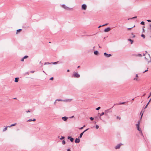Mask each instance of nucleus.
Listing matches in <instances>:
<instances>
[{"label":"nucleus","instance_id":"8fccbe9b","mask_svg":"<svg viewBox=\"0 0 151 151\" xmlns=\"http://www.w3.org/2000/svg\"><path fill=\"white\" fill-rule=\"evenodd\" d=\"M24 59H23V58L21 60V61H22L23 62L24 61Z\"/></svg>","mask_w":151,"mask_h":151},{"label":"nucleus","instance_id":"c85d7f7f","mask_svg":"<svg viewBox=\"0 0 151 151\" xmlns=\"http://www.w3.org/2000/svg\"><path fill=\"white\" fill-rule=\"evenodd\" d=\"M125 103V102H122V103H120L118 104L119 105H121V104H124Z\"/></svg>","mask_w":151,"mask_h":151},{"label":"nucleus","instance_id":"774afa93","mask_svg":"<svg viewBox=\"0 0 151 151\" xmlns=\"http://www.w3.org/2000/svg\"><path fill=\"white\" fill-rule=\"evenodd\" d=\"M151 95V92H150V96Z\"/></svg>","mask_w":151,"mask_h":151},{"label":"nucleus","instance_id":"69168bd1","mask_svg":"<svg viewBox=\"0 0 151 151\" xmlns=\"http://www.w3.org/2000/svg\"><path fill=\"white\" fill-rule=\"evenodd\" d=\"M17 99V98H14V99Z\"/></svg>","mask_w":151,"mask_h":151},{"label":"nucleus","instance_id":"e433bc0d","mask_svg":"<svg viewBox=\"0 0 151 151\" xmlns=\"http://www.w3.org/2000/svg\"><path fill=\"white\" fill-rule=\"evenodd\" d=\"M96 129H98L99 128V126L98 125H96Z\"/></svg>","mask_w":151,"mask_h":151},{"label":"nucleus","instance_id":"a878e982","mask_svg":"<svg viewBox=\"0 0 151 151\" xmlns=\"http://www.w3.org/2000/svg\"><path fill=\"white\" fill-rule=\"evenodd\" d=\"M62 143L63 145H65V140H63L62 141Z\"/></svg>","mask_w":151,"mask_h":151},{"label":"nucleus","instance_id":"0e129e2a","mask_svg":"<svg viewBox=\"0 0 151 151\" xmlns=\"http://www.w3.org/2000/svg\"><path fill=\"white\" fill-rule=\"evenodd\" d=\"M73 117H74V116H71V118H73Z\"/></svg>","mask_w":151,"mask_h":151},{"label":"nucleus","instance_id":"de8ad7c7","mask_svg":"<svg viewBox=\"0 0 151 151\" xmlns=\"http://www.w3.org/2000/svg\"><path fill=\"white\" fill-rule=\"evenodd\" d=\"M26 113H28V112H30V111H29V110H28V111H26Z\"/></svg>","mask_w":151,"mask_h":151},{"label":"nucleus","instance_id":"37998d69","mask_svg":"<svg viewBox=\"0 0 151 151\" xmlns=\"http://www.w3.org/2000/svg\"><path fill=\"white\" fill-rule=\"evenodd\" d=\"M116 118H117V119H121V118L120 117H119L118 116H117Z\"/></svg>","mask_w":151,"mask_h":151},{"label":"nucleus","instance_id":"f257e3e1","mask_svg":"<svg viewBox=\"0 0 151 151\" xmlns=\"http://www.w3.org/2000/svg\"><path fill=\"white\" fill-rule=\"evenodd\" d=\"M73 77L75 78H79L80 77V75L78 73L74 72L73 74Z\"/></svg>","mask_w":151,"mask_h":151},{"label":"nucleus","instance_id":"5701e85b","mask_svg":"<svg viewBox=\"0 0 151 151\" xmlns=\"http://www.w3.org/2000/svg\"><path fill=\"white\" fill-rule=\"evenodd\" d=\"M128 40L129 41H130V42H131V44H132V43L133 42V40H132L131 39H129Z\"/></svg>","mask_w":151,"mask_h":151},{"label":"nucleus","instance_id":"2eb2a0df","mask_svg":"<svg viewBox=\"0 0 151 151\" xmlns=\"http://www.w3.org/2000/svg\"><path fill=\"white\" fill-rule=\"evenodd\" d=\"M36 121V119H30L28 120L27 121V122H32V121Z\"/></svg>","mask_w":151,"mask_h":151},{"label":"nucleus","instance_id":"423d86ee","mask_svg":"<svg viewBox=\"0 0 151 151\" xmlns=\"http://www.w3.org/2000/svg\"><path fill=\"white\" fill-rule=\"evenodd\" d=\"M72 99H67L63 100V101L65 102H70L72 101Z\"/></svg>","mask_w":151,"mask_h":151},{"label":"nucleus","instance_id":"bf43d9fd","mask_svg":"<svg viewBox=\"0 0 151 151\" xmlns=\"http://www.w3.org/2000/svg\"><path fill=\"white\" fill-rule=\"evenodd\" d=\"M70 71V70L68 69L67 70V72H69Z\"/></svg>","mask_w":151,"mask_h":151},{"label":"nucleus","instance_id":"c9c22d12","mask_svg":"<svg viewBox=\"0 0 151 151\" xmlns=\"http://www.w3.org/2000/svg\"><path fill=\"white\" fill-rule=\"evenodd\" d=\"M90 119H91V121H92L93 120L94 118L92 117H91L90 118Z\"/></svg>","mask_w":151,"mask_h":151},{"label":"nucleus","instance_id":"3c124183","mask_svg":"<svg viewBox=\"0 0 151 151\" xmlns=\"http://www.w3.org/2000/svg\"><path fill=\"white\" fill-rule=\"evenodd\" d=\"M147 21L148 22H151V20H150L148 19V20H147Z\"/></svg>","mask_w":151,"mask_h":151},{"label":"nucleus","instance_id":"cd10ccee","mask_svg":"<svg viewBox=\"0 0 151 151\" xmlns=\"http://www.w3.org/2000/svg\"><path fill=\"white\" fill-rule=\"evenodd\" d=\"M28 57V56L27 55H25V56L23 58V59H26Z\"/></svg>","mask_w":151,"mask_h":151},{"label":"nucleus","instance_id":"680f3d73","mask_svg":"<svg viewBox=\"0 0 151 151\" xmlns=\"http://www.w3.org/2000/svg\"><path fill=\"white\" fill-rule=\"evenodd\" d=\"M56 101H55L54 102V104H55V103H56Z\"/></svg>","mask_w":151,"mask_h":151},{"label":"nucleus","instance_id":"1a4fd4ad","mask_svg":"<svg viewBox=\"0 0 151 151\" xmlns=\"http://www.w3.org/2000/svg\"><path fill=\"white\" fill-rule=\"evenodd\" d=\"M110 30H111L110 28L108 27L105 29L104 30V31L105 32H108Z\"/></svg>","mask_w":151,"mask_h":151},{"label":"nucleus","instance_id":"9b49d317","mask_svg":"<svg viewBox=\"0 0 151 151\" xmlns=\"http://www.w3.org/2000/svg\"><path fill=\"white\" fill-rule=\"evenodd\" d=\"M143 114V113H142V114L141 116V117H140V120H139L137 122V124H138V125H140V122H141V119L142 118V116Z\"/></svg>","mask_w":151,"mask_h":151},{"label":"nucleus","instance_id":"72a5a7b5","mask_svg":"<svg viewBox=\"0 0 151 151\" xmlns=\"http://www.w3.org/2000/svg\"><path fill=\"white\" fill-rule=\"evenodd\" d=\"M64 138H65V137H64L62 136L61 138H60V139L61 140H62V139H63Z\"/></svg>","mask_w":151,"mask_h":151},{"label":"nucleus","instance_id":"aec40b11","mask_svg":"<svg viewBox=\"0 0 151 151\" xmlns=\"http://www.w3.org/2000/svg\"><path fill=\"white\" fill-rule=\"evenodd\" d=\"M16 123H14V124H11L10 126H8V127H11L15 126V125H16Z\"/></svg>","mask_w":151,"mask_h":151},{"label":"nucleus","instance_id":"338daca9","mask_svg":"<svg viewBox=\"0 0 151 151\" xmlns=\"http://www.w3.org/2000/svg\"><path fill=\"white\" fill-rule=\"evenodd\" d=\"M145 54H146V53H147V51H145Z\"/></svg>","mask_w":151,"mask_h":151},{"label":"nucleus","instance_id":"4d7b16f0","mask_svg":"<svg viewBox=\"0 0 151 151\" xmlns=\"http://www.w3.org/2000/svg\"><path fill=\"white\" fill-rule=\"evenodd\" d=\"M103 26H102V25H100L99 26L98 28H99L101 27H103Z\"/></svg>","mask_w":151,"mask_h":151},{"label":"nucleus","instance_id":"b1692460","mask_svg":"<svg viewBox=\"0 0 151 151\" xmlns=\"http://www.w3.org/2000/svg\"><path fill=\"white\" fill-rule=\"evenodd\" d=\"M58 61L56 62H53V63L52 62L51 64H56L58 63Z\"/></svg>","mask_w":151,"mask_h":151},{"label":"nucleus","instance_id":"6e6552de","mask_svg":"<svg viewBox=\"0 0 151 151\" xmlns=\"http://www.w3.org/2000/svg\"><path fill=\"white\" fill-rule=\"evenodd\" d=\"M80 138H76L75 140V142L76 143H79L80 142Z\"/></svg>","mask_w":151,"mask_h":151},{"label":"nucleus","instance_id":"a18cd8bd","mask_svg":"<svg viewBox=\"0 0 151 151\" xmlns=\"http://www.w3.org/2000/svg\"><path fill=\"white\" fill-rule=\"evenodd\" d=\"M53 77H51V78H50V80H53Z\"/></svg>","mask_w":151,"mask_h":151},{"label":"nucleus","instance_id":"f3484780","mask_svg":"<svg viewBox=\"0 0 151 151\" xmlns=\"http://www.w3.org/2000/svg\"><path fill=\"white\" fill-rule=\"evenodd\" d=\"M94 53L95 55H97L99 54V52L98 51H96L94 52Z\"/></svg>","mask_w":151,"mask_h":151},{"label":"nucleus","instance_id":"7c9ffc66","mask_svg":"<svg viewBox=\"0 0 151 151\" xmlns=\"http://www.w3.org/2000/svg\"><path fill=\"white\" fill-rule=\"evenodd\" d=\"M141 36L142 37H143V38L144 39L145 38V35H144L143 34L141 35Z\"/></svg>","mask_w":151,"mask_h":151},{"label":"nucleus","instance_id":"7ed1b4c3","mask_svg":"<svg viewBox=\"0 0 151 151\" xmlns=\"http://www.w3.org/2000/svg\"><path fill=\"white\" fill-rule=\"evenodd\" d=\"M87 9V6L86 4H83L81 6V9L83 10H85Z\"/></svg>","mask_w":151,"mask_h":151},{"label":"nucleus","instance_id":"ddd939ff","mask_svg":"<svg viewBox=\"0 0 151 151\" xmlns=\"http://www.w3.org/2000/svg\"><path fill=\"white\" fill-rule=\"evenodd\" d=\"M62 119L64 121H66L68 119V117L66 116H64L62 117Z\"/></svg>","mask_w":151,"mask_h":151},{"label":"nucleus","instance_id":"f03ea898","mask_svg":"<svg viewBox=\"0 0 151 151\" xmlns=\"http://www.w3.org/2000/svg\"><path fill=\"white\" fill-rule=\"evenodd\" d=\"M61 6L64 9H65L67 10H70V8L67 6L65 5V4H63L61 5Z\"/></svg>","mask_w":151,"mask_h":151},{"label":"nucleus","instance_id":"a19ab883","mask_svg":"<svg viewBox=\"0 0 151 151\" xmlns=\"http://www.w3.org/2000/svg\"><path fill=\"white\" fill-rule=\"evenodd\" d=\"M108 24V23H106L105 24H103V25H102V26H105L107 25Z\"/></svg>","mask_w":151,"mask_h":151},{"label":"nucleus","instance_id":"bb28decb","mask_svg":"<svg viewBox=\"0 0 151 151\" xmlns=\"http://www.w3.org/2000/svg\"><path fill=\"white\" fill-rule=\"evenodd\" d=\"M51 64V63H49V62H47V63H44V65H46V64Z\"/></svg>","mask_w":151,"mask_h":151},{"label":"nucleus","instance_id":"2f4dec72","mask_svg":"<svg viewBox=\"0 0 151 151\" xmlns=\"http://www.w3.org/2000/svg\"><path fill=\"white\" fill-rule=\"evenodd\" d=\"M105 114L104 112H102L101 114H100V116H101L104 115Z\"/></svg>","mask_w":151,"mask_h":151},{"label":"nucleus","instance_id":"5fc2aeb1","mask_svg":"<svg viewBox=\"0 0 151 151\" xmlns=\"http://www.w3.org/2000/svg\"><path fill=\"white\" fill-rule=\"evenodd\" d=\"M148 105H146V106H145V109H146V108H147V106Z\"/></svg>","mask_w":151,"mask_h":151},{"label":"nucleus","instance_id":"20e7f679","mask_svg":"<svg viewBox=\"0 0 151 151\" xmlns=\"http://www.w3.org/2000/svg\"><path fill=\"white\" fill-rule=\"evenodd\" d=\"M136 126L137 130H138L140 132L141 134H142V132L141 129L139 128V125H138V124H136Z\"/></svg>","mask_w":151,"mask_h":151},{"label":"nucleus","instance_id":"ea45409f","mask_svg":"<svg viewBox=\"0 0 151 151\" xmlns=\"http://www.w3.org/2000/svg\"><path fill=\"white\" fill-rule=\"evenodd\" d=\"M145 26H143V28H142V30H143V32H144L145 31V29H144V28H145Z\"/></svg>","mask_w":151,"mask_h":151},{"label":"nucleus","instance_id":"79ce46f5","mask_svg":"<svg viewBox=\"0 0 151 151\" xmlns=\"http://www.w3.org/2000/svg\"><path fill=\"white\" fill-rule=\"evenodd\" d=\"M135 27V25H134L133 27H132L131 28H128V29H131L132 28H133V27Z\"/></svg>","mask_w":151,"mask_h":151},{"label":"nucleus","instance_id":"dca6fc26","mask_svg":"<svg viewBox=\"0 0 151 151\" xmlns=\"http://www.w3.org/2000/svg\"><path fill=\"white\" fill-rule=\"evenodd\" d=\"M84 133V132H83L82 133H81L79 137H78L79 138H81L82 137Z\"/></svg>","mask_w":151,"mask_h":151},{"label":"nucleus","instance_id":"473e14b6","mask_svg":"<svg viewBox=\"0 0 151 151\" xmlns=\"http://www.w3.org/2000/svg\"><path fill=\"white\" fill-rule=\"evenodd\" d=\"M137 56H139V57H142V55L141 54H138L137 55Z\"/></svg>","mask_w":151,"mask_h":151},{"label":"nucleus","instance_id":"c756f323","mask_svg":"<svg viewBox=\"0 0 151 151\" xmlns=\"http://www.w3.org/2000/svg\"><path fill=\"white\" fill-rule=\"evenodd\" d=\"M140 24H141L144 25H145V22L143 21H142V22H141Z\"/></svg>","mask_w":151,"mask_h":151},{"label":"nucleus","instance_id":"39448f33","mask_svg":"<svg viewBox=\"0 0 151 151\" xmlns=\"http://www.w3.org/2000/svg\"><path fill=\"white\" fill-rule=\"evenodd\" d=\"M104 55L107 58H109L111 56V54H108L106 52H105L104 53Z\"/></svg>","mask_w":151,"mask_h":151},{"label":"nucleus","instance_id":"58836bf2","mask_svg":"<svg viewBox=\"0 0 151 151\" xmlns=\"http://www.w3.org/2000/svg\"><path fill=\"white\" fill-rule=\"evenodd\" d=\"M100 109V107H98L96 109V110H99Z\"/></svg>","mask_w":151,"mask_h":151},{"label":"nucleus","instance_id":"49530a36","mask_svg":"<svg viewBox=\"0 0 151 151\" xmlns=\"http://www.w3.org/2000/svg\"><path fill=\"white\" fill-rule=\"evenodd\" d=\"M98 117H97V116H96L95 118V119H98Z\"/></svg>","mask_w":151,"mask_h":151},{"label":"nucleus","instance_id":"f704fd0d","mask_svg":"<svg viewBox=\"0 0 151 151\" xmlns=\"http://www.w3.org/2000/svg\"><path fill=\"white\" fill-rule=\"evenodd\" d=\"M137 18V17L136 16V17H133L132 18H130V19H134Z\"/></svg>","mask_w":151,"mask_h":151},{"label":"nucleus","instance_id":"0eeeda50","mask_svg":"<svg viewBox=\"0 0 151 151\" xmlns=\"http://www.w3.org/2000/svg\"><path fill=\"white\" fill-rule=\"evenodd\" d=\"M122 145V144H119L117 145L115 147V149H119L120 148V146Z\"/></svg>","mask_w":151,"mask_h":151},{"label":"nucleus","instance_id":"412c9836","mask_svg":"<svg viewBox=\"0 0 151 151\" xmlns=\"http://www.w3.org/2000/svg\"><path fill=\"white\" fill-rule=\"evenodd\" d=\"M22 30V29H17V32H16V34H17L19 32H20Z\"/></svg>","mask_w":151,"mask_h":151},{"label":"nucleus","instance_id":"4c0bfd02","mask_svg":"<svg viewBox=\"0 0 151 151\" xmlns=\"http://www.w3.org/2000/svg\"><path fill=\"white\" fill-rule=\"evenodd\" d=\"M148 68H147V69L145 71H144V72H143V73H145V72H146L147 71H148Z\"/></svg>","mask_w":151,"mask_h":151},{"label":"nucleus","instance_id":"864d4df0","mask_svg":"<svg viewBox=\"0 0 151 151\" xmlns=\"http://www.w3.org/2000/svg\"><path fill=\"white\" fill-rule=\"evenodd\" d=\"M34 71H31V73H34Z\"/></svg>","mask_w":151,"mask_h":151},{"label":"nucleus","instance_id":"a211bd4d","mask_svg":"<svg viewBox=\"0 0 151 151\" xmlns=\"http://www.w3.org/2000/svg\"><path fill=\"white\" fill-rule=\"evenodd\" d=\"M19 81V78H15L14 81L15 82H17Z\"/></svg>","mask_w":151,"mask_h":151},{"label":"nucleus","instance_id":"4468645a","mask_svg":"<svg viewBox=\"0 0 151 151\" xmlns=\"http://www.w3.org/2000/svg\"><path fill=\"white\" fill-rule=\"evenodd\" d=\"M138 77V74H137L136 75L135 77L133 79V80H136L137 81H138V80L137 78Z\"/></svg>","mask_w":151,"mask_h":151},{"label":"nucleus","instance_id":"09e8293b","mask_svg":"<svg viewBox=\"0 0 151 151\" xmlns=\"http://www.w3.org/2000/svg\"><path fill=\"white\" fill-rule=\"evenodd\" d=\"M151 100V99H150V100L147 103V105H148V104H149V102H150V101Z\"/></svg>","mask_w":151,"mask_h":151},{"label":"nucleus","instance_id":"f8f14e48","mask_svg":"<svg viewBox=\"0 0 151 151\" xmlns=\"http://www.w3.org/2000/svg\"><path fill=\"white\" fill-rule=\"evenodd\" d=\"M109 112V109L106 110L105 111L104 113H105L106 115H107V114Z\"/></svg>","mask_w":151,"mask_h":151},{"label":"nucleus","instance_id":"393cba45","mask_svg":"<svg viewBox=\"0 0 151 151\" xmlns=\"http://www.w3.org/2000/svg\"><path fill=\"white\" fill-rule=\"evenodd\" d=\"M56 101H63V100H62L61 99H57L56 100Z\"/></svg>","mask_w":151,"mask_h":151},{"label":"nucleus","instance_id":"c03bdc74","mask_svg":"<svg viewBox=\"0 0 151 151\" xmlns=\"http://www.w3.org/2000/svg\"><path fill=\"white\" fill-rule=\"evenodd\" d=\"M88 129H88H88H86V130H85L84 131H83V132H84V133L85 132H86V131H87Z\"/></svg>","mask_w":151,"mask_h":151},{"label":"nucleus","instance_id":"4be33fe9","mask_svg":"<svg viewBox=\"0 0 151 151\" xmlns=\"http://www.w3.org/2000/svg\"><path fill=\"white\" fill-rule=\"evenodd\" d=\"M148 29L149 30L151 29V24H149V27L148 28Z\"/></svg>","mask_w":151,"mask_h":151},{"label":"nucleus","instance_id":"e2e57ef3","mask_svg":"<svg viewBox=\"0 0 151 151\" xmlns=\"http://www.w3.org/2000/svg\"><path fill=\"white\" fill-rule=\"evenodd\" d=\"M145 53H144L143 55V56H145Z\"/></svg>","mask_w":151,"mask_h":151},{"label":"nucleus","instance_id":"9d476101","mask_svg":"<svg viewBox=\"0 0 151 151\" xmlns=\"http://www.w3.org/2000/svg\"><path fill=\"white\" fill-rule=\"evenodd\" d=\"M68 139H70L71 142H73L74 140V139L72 138L71 137H68Z\"/></svg>","mask_w":151,"mask_h":151},{"label":"nucleus","instance_id":"6ab92c4d","mask_svg":"<svg viewBox=\"0 0 151 151\" xmlns=\"http://www.w3.org/2000/svg\"><path fill=\"white\" fill-rule=\"evenodd\" d=\"M8 127V126L6 127L4 129H3V132H4L6 130H7Z\"/></svg>","mask_w":151,"mask_h":151},{"label":"nucleus","instance_id":"13d9d810","mask_svg":"<svg viewBox=\"0 0 151 151\" xmlns=\"http://www.w3.org/2000/svg\"><path fill=\"white\" fill-rule=\"evenodd\" d=\"M67 151H70V149H68L67 150Z\"/></svg>","mask_w":151,"mask_h":151},{"label":"nucleus","instance_id":"052dcab7","mask_svg":"<svg viewBox=\"0 0 151 151\" xmlns=\"http://www.w3.org/2000/svg\"><path fill=\"white\" fill-rule=\"evenodd\" d=\"M148 55L149 56V57L150 58V59L151 58H150V54H148Z\"/></svg>","mask_w":151,"mask_h":151},{"label":"nucleus","instance_id":"603ef678","mask_svg":"<svg viewBox=\"0 0 151 151\" xmlns=\"http://www.w3.org/2000/svg\"><path fill=\"white\" fill-rule=\"evenodd\" d=\"M83 128V127H81L80 128H79V129H82Z\"/></svg>","mask_w":151,"mask_h":151},{"label":"nucleus","instance_id":"6e6d98bb","mask_svg":"<svg viewBox=\"0 0 151 151\" xmlns=\"http://www.w3.org/2000/svg\"><path fill=\"white\" fill-rule=\"evenodd\" d=\"M101 116H100V115L99 116V117L101 120Z\"/></svg>","mask_w":151,"mask_h":151}]
</instances>
